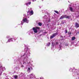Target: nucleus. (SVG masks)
<instances>
[{
	"mask_svg": "<svg viewBox=\"0 0 79 79\" xmlns=\"http://www.w3.org/2000/svg\"><path fill=\"white\" fill-rule=\"evenodd\" d=\"M25 50L26 51L25 53H24L23 55L22 56L23 58V61H27L28 64H30L31 60L29 59V56H30V51L28 49V48H27L25 49Z\"/></svg>",
	"mask_w": 79,
	"mask_h": 79,
	"instance_id": "1",
	"label": "nucleus"
},
{
	"mask_svg": "<svg viewBox=\"0 0 79 79\" xmlns=\"http://www.w3.org/2000/svg\"><path fill=\"white\" fill-rule=\"evenodd\" d=\"M27 15L24 14V16L27 17V16H29V15L30 16L34 14V12H33V10H31V11H28V12H27Z\"/></svg>",
	"mask_w": 79,
	"mask_h": 79,
	"instance_id": "2",
	"label": "nucleus"
},
{
	"mask_svg": "<svg viewBox=\"0 0 79 79\" xmlns=\"http://www.w3.org/2000/svg\"><path fill=\"white\" fill-rule=\"evenodd\" d=\"M24 22L25 23H28L29 22V20L27 19L26 18L23 19V21H21L22 25H23V24Z\"/></svg>",
	"mask_w": 79,
	"mask_h": 79,
	"instance_id": "3",
	"label": "nucleus"
},
{
	"mask_svg": "<svg viewBox=\"0 0 79 79\" xmlns=\"http://www.w3.org/2000/svg\"><path fill=\"white\" fill-rule=\"evenodd\" d=\"M40 28L39 27H33V32H35V33H37V32H38V30H39Z\"/></svg>",
	"mask_w": 79,
	"mask_h": 79,
	"instance_id": "4",
	"label": "nucleus"
},
{
	"mask_svg": "<svg viewBox=\"0 0 79 79\" xmlns=\"http://www.w3.org/2000/svg\"><path fill=\"white\" fill-rule=\"evenodd\" d=\"M3 69H4V70H6V69L4 67H2V66H1L0 67V76L2 75V72L3 71Z\"/></svg>",
	"mask_w": 79,
	"mask_h": 79,
	"instance_id": "5",
	"label": "nucleus"
},
{
	"mask_svg": "<svg viewBox=\"0 0 79 79\" xmlns=\"http://www.w3.org/2000/svg\"><path fill=\"white\" fill-rule=\"evenodd\" d=\"M73 75H75V76L79 75V70L77 69H76L75 70V71L73 72Z\"/></svg>",
	"mask_w": 79,
	"mask_h": 79,
	"instance_id": "6",
	"label": "nucleus"
},
{
	"mask_svg": "<svg viewBox=\"0 0 79 79\" xmlns=\"http://www.w3.org/2000/svg\"><path fill=\"white\" fill-rule=\"evenodd\" d=\"M58 35V33H56L55 34H53L52 35L50 36V38L53 39V38L54 37L56 36V35Z\"/></svg>",
	"mask_w": 79,
	"mask_h": 79,
	"instance_id": "7",
	"label": "nucleus"
},
{
	"mask_svg": "<svg viewBox=\"0 0 79 79\" xmlns=\"http://www.w3.org/2000/svg\"><path fill=\"white\" fill-rule=\"evenodd\" d=\"M52 47H54V45H58V42H56L55 44L54 43L52 42Z\"/></svg>",
	"mask_w": 79,
	"mask_h": 79,
	"instance_id": "8",
	"label": "nucleus"
},
{
	"mask_svg": "<svg viewBox=\"0 0 79 79\" xmlns=\"http://www.w3.org/2000/svg\"><path fill=\"white\" fill-rule=\"evenodd\" d=\"M12 41L13 38H10L8 40V41L6 42V43H8V42H12Z\"/></svg>",
	"mask_w": 79,
	"mask_h": 79,
	"instance_id": "9",
	"label": "nucleus"
},
{
	"mask_svg": "<svg viewBox=\"0 0 79 79\" xmlns=\"http://www.w3.org/2000/svg\"><path fill=\"white\" fill-rule=\"evenodd\" d=\"M28 33L29 34V35H30V33L31 34H33V30L32 29H31L28 32Z\"/></svg>",
	"mask_w": 79,
	"mask_h": 79,
	"instance_id": "10",
	"label": "nucleus"
},
{
	"mask_svg": "<svg viewBox=\"0 0 79 79\" xmlns=\"http://www.w3.org/2000/svg\"><path fill=\"white\" fill-rule=\"evenodd\" d=\"M35 76V75L34 74H31L30 75V78H32L33 77H34Z\"/></svg>",
	"mask_w": 79,
	"mask_h": 79,
	"instance_id": "11",
	"label": "nucleus"
},
{
	"mask_svg": "<svg viewBox=\"0 0 79 79\" xmlns=\"http://www.w3.org/2000/svg\"><path fill=\"white\" fill-rule=\"evenodd\" d=\"M75 27L76 28H77V27H79V25L78 24V23H75Z\"/></svg>",
	"mask_w": 79,
	"mask_h": 79,
	"instance_id": "12",
	"label": "nucleus"
},
{
	"mask_svg": "<svg viewBox=\"0 0 79 79\" xmlns=\"http://www.w3.org/2000/svg\"><path fill=\"white\" fill-rule=\"evenodd\" d=\"M64 18H68V19H69V18H70V16L67 15H64Z\"/></svg>",
	"mask_w": 79,
	"mask_h": 79,
	"instance_id": "13",
	"label": "nucleus"
},
{
	"mask_svg": "<svg viewBox=\"0 0 79 79\" xmlns=\"http://www.w3.org/2000/svg\"><path fill=\"white\" fill-rule=\"evenodd\" d=\"M70 10L71 11V12H74V10H73V9L72 7H69Z\"/></svg>",
	"mask_w": 79,
	"mask_h": 79,
	"instance_id": "14",
	"label": "nucleus"
},
{
	"mask_svg": "<svg viewBox=\"0 0 79 79\" xmlns=\"http://www.w3.org/2000/svg\"><path fill=\"white\" fill-rule=\"evenodd\" d=\"M63 18H64V15H62V16H61L60 18V19H63Z\"/></svg>",
	"mask_w": 79,
	"mask_h": 79,
	"instance_id": "15",
	"label": "nucleus"
},
{
	"mask_svg": "<svg viewBox=\"0 0 79 79\" xmlns=\"http://www.w3.org/2000/svg\"><path fill=\"white\" fill-rule=\"evenodd\" d=\"M27 71L28 72H29V73L31 72V69H30V68H28V69H27Z\"/></svg>",
	"mask_w": 79,
	"mask_h": 79,
	"instance_id": "16",
	"label": "nucleus"
},
{
	"mask_svg": "<svg viewBox=\"0 0 79 79\" xmlns=\"http://www.w3.org/2000/svg\"><path fill=\"white\" fill-rule=\"evenodd\" d=\"M31 2H29L28 3H26V5H31Z\"/></svg>",
	"mask_w": 79,
	"mask_h": 79,
	"instance_id": "17",
	"label": "nucleus"
},
{
	"mask_svg": "<svg viewBox=\"0 0 79 79\" xmlns=\"http://www.w3.org/2000/svg\"><path fill=\"white\" fill-rule=\"evenodd\" d=\"M14 77L15 79H17L18 78V76L17 75L14 76Z\"/></svg>",
	"mask_w": 79,
	"mask_h": 79,
	"instance_id": "18",
	"label": "nucleus"
},
{
	"mask_svg": "<svg viewBox=\"0 0 79 79\" xmlns=\"http://www.w3.org/2000/svg\"><path fill=\"white\" fill-rule=\"evenodd\" d=\"M38 25L39 26H42V23L40 22L38 23Z\"/></svg>",
	"mask_w": 79,
	"mask_h": 79,
	"instance_id": "19",
	"label": "nucleus"
},
{
	"mask_svg": "<svg viewBox=\"0 0 79 79\" xmlns=\"http://www.w3.org/2000/svg\"><path fill=\"white\" fill-rule=\"evenodd\" d=\"M54 12L57 13V14H59V12H58L56 10H54Z\"/></svg>",
	"mask_w": 79,
	"mask_h": 79,
	"instance_id": "20",
	"label": "nucleus"
},
{
	"mask_svg": "<svg viewBox=\"0 0 79 79\" xmlns=\"http://www.w3.org/2000/svg\"><path fill=\"white\" fill-rule=\"evenodd\" d=\"M75 37H73L72 38V40H75Z\"/></svg>",
	"mask_w": 79,
	"mask_h": 79,
	"instance_id": "21",
	"label": "nucleus"
},
{
	"mask_svg": "<svg viewBox=\"0 0 79 79\" xmlns=\"http://www.w3.org/2000/svg\"><path fill=\"white\" fill-rule=\"evenodd\" d=\"M50 43H48L47 44V46H50Z\"/></svg>",
	"mask_w": 79,
	"mask_h": 79,
	"instance_id": "22",
	"label": "nucleus"
},
{
	"mask_svg": "<svg viewBox=\"0 0 79 79\" xmlns=\"http://www.w3.org/2000/svg\"><path fill=\"white\" fill-rule=\"evenodd\" d=\"M69 71H72V72H73V69H72L70 68Z\"/></svg>",
	"mask_w": 79,
	"mask_h": 79,
	"instance_id": "23",
	"label": "nucleus"
},
{
	"mask_svg": "<svg viewBox=\"0 0 79 79\" xmlns=\"http://www.w3.org/2000/svg\"><path fill=\"white\" fill-rule=\"evenodd\" d=\"M7 39H10V36H7Z\"/></svg>",
	"mask_w": 79,
	"mask_h": 79,
	"instance_id": "24",
	"label": "nucleus"
},
{
	"mask_svg": "<svg viewBox=\"0 0 79 79\" xmlns=\"http://www.w3.org/2000/svg\"><path fill=\"white\" fill-rule=\"evenodd\" d=\"M68 34L69 35H71V32H69Z\"/></svg>",
	"mask_w": 79,
	"mask_h": 79,
	"instance_id": "25",
	"label": "nucleus"
},
{
	"mask_svg": "<svg viewBox=\"0 0 79 79\" xmlns=\"http://www.w3.org/2000/svg\"><path fill=\"white\" fill-rule=\"evenodd\" d=\"M64 31H65V33H68V32L67 31V30H65Z\"/></svg>",
	"mask_w": 79,
	"mask_h": 79,
	"instance_id": "26",
	"label": "nucleus"
},
{
	"mask_svg": "<svg viewBox=\"0 0 79 79\" xmlns=\"http://www.w3.org/2000/svg\"><path fill=\"white\" fill-rule=\"evenodd\" d=\"M77 34H79V30H77Z\"/></svg>",
	"mask_w": 79,
	"mask_h": 79,
	"instance_id": "27",
	"label": "nucleus"
},
{
	"mask_svg": "<svg viewBox=\"0 0 79 79\" xmlns=\"http://www.w3.org/2000/svg\"><path fill=\"white\" fill-rule=\"evenodd\" d=\"M33 2H35V1H36V0H32Z\"/></svg>",
	"mask_w": 79,
	"mask_h": 79,
	"instance_id": "28",
	"label": "nucleus"
},
{
	"mask_svg": "<svg viewBox=\"0 0 79 79\" xmlns=\"http://www.w3.org/2000/svg\"><path fill=\"white\" fill-rule=\"evenodd\" d=\"M21 67H22V68H23V67H24V66H23V65H22Z\"/></svg>",
	"mask_w": 79,
	"mask_h": 79,
	"instance_id": "29",
	"label": "nucleus"
},
{
	"mask_svg": "<svg viewBox=\"0 0 79 79\" xmlns=\"http://www.w3.org/2000/svg\"><path fill=\"white\" fill-rule=\"evenodd\" d=\"M16 40V39H14V40Z\"/></svg>",
	"mask_w": 79,
	"mask_h": 79,
	"instance_id": "30",
	"label": "nucleus"
},
{
	"mask_svg": "<svg viewBox=\"0 0 79 79\" xmlns=\"http://www.w3.org/2000/svg\"><path fill=\"white\" fill-rule=\"evenodd\" d=\"M61 37H63L62 36H61Z\"/></svg>",
	"mask_w": 79,
	"mask_h": 79,
	"instance_id": "31",
	"label": "nucleus"
},
{
	"mask_svg": "<svg viewBox=\"0 0 79 79\" xmlns=\"http://www.w3.org/2000/svg\"><path fill=\"white\" fill-rule=\"evenodd\" d=\"M42 2H43V1H44V0H42Z\"/></svg>",
	"mask_w": 79,
	"mask_h": 79,
	"instance_id": "32",
	"label": "nucleus"
},
{
	"mask_svg": "<svg viewBox=\"0 0 79 79\" xmlns=\"http://www.w3.org/2000/svg\"><path fill=\"white\" fill-rule=\"evenodd\" d=\"M74 68V69H75V68Z\"/></svg>",
	"mask_w": 79,
	"mask_h": 79,
	"instance_id": "33",
	"label": "nucleus"
},
{
	"mask_svg": "<svg viewBox=\"0 0 79 79\" xmlns=\"http://www.w3.org/2000/svg\"><path fill=\"white\" fill-rule=\"evenodd\" d=\"M40 8H41V7H40Z\"/></svg>",
	"mask_w": 79,
	"mask_h": 79,
	"instance_id": "34",
	"label": "nucleus"
},
{
	"mask_svg": "<svg viewBox=\"0 0 79 79\" xmlns=\"http://www.w3.org/2000/svg\"><path fill=\"white\" fill-rule=\"evenodd\" d=\"M21 39V38H20V39Z\"/></svg>",
	"mask_w": 79,
	"mask_h": 79,
	"instance_id": "35",
	"label": "nucleus"
}]
</instances>
